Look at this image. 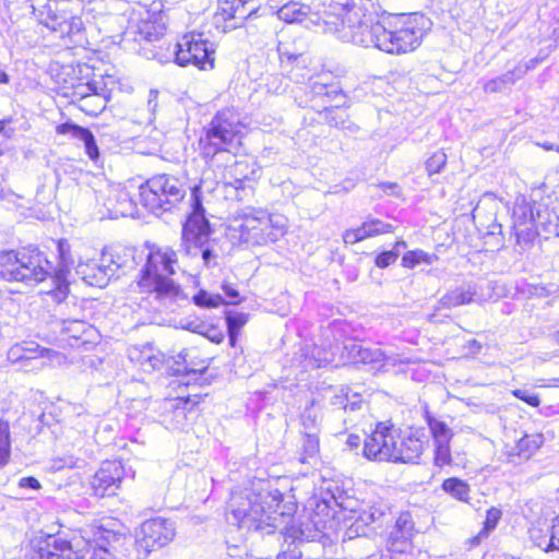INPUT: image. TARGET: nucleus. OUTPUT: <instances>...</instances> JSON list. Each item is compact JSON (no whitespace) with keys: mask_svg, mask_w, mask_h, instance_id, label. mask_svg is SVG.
Wrapping results in <instances>:
<instances>
[{"mask_svg":"<svg viewBox=\"0 0 559 559\" xmlns=\"http://www.w3.org/2000/svg\"><path fill=\"white\" fill-rule=\"evenodd\" d=\"M346 15L328 13V32L338 39L365 48H377L392 55L414 51L419 47L431 22L420 13L379 19L378 0H332Z\"/></svg>","mask_w":559,"mask_h":559,"instance_id":"f257e3e1","label":"nucleus"},{"mask_svg":"<svg viewBox=\"0 0 559 559\" xmlns=\"http://www.w3.org/2000/svg\"><path fill=\"white\" fill-rule=\"evenodd\" d=\"M281 500L282 493L269 487L235 490L227 503L226 519L239 528L272 534L286 520L284 512L277 510Z\"/></svg>","mask_w":559,"mask_h":559,"instance_id":"f03ea898","label":"nucleus"},{"mask_svg":"<svg viewBox=\"0 0 559 559\" xmlns=\"http://www.w3.org/2000/svg\"><path fill=\"white\" fill-rule=\"evenodd\" d=\"M147 248L145 264L138 281L139 288L160 301L177 300L181 289L171 278L178 266L177 252L167 246L152 245Z\"/></svg>","mask_w":559,"mask_h":559,"instance_id":"7ed1b4c3","label":"nucleus"},{"mask_svg":"<svg viewBox=\"0 0 559 559\" xmlns=\"http://www.w3.org/2000/svg\"><path fill=\"white\" fill-rule=\"evenodd\" d=\"M212 228L205 217V210L200 197L199 187L191 192V213L182 226L181 248L187 255H201L204 266L217 265V241L211 237Z\"/></svg>","mask_w":559,"mask_h":559,"instance_id":"20e7f679","label":"nucleus"},{"mask_svg":"<svg viewBox=\"0 0 559 559\" xmlns=\"http://www.w3.org/2000/svg\"><path fill=\"white\" fill-rule=\"evenodd\" d=\"M31 2L32 12L41 25L70 44L82 41L84 23L79 14L78 0H31Z\"/></svg>","mask_w":559,"mask_h":559,"instance_id":"39448f33","label":"nucleus"},{"mask_svg":"<svg viewBox=\"0 0 559 559\" xmlns=\"http://www.w3.org/2000/svg\"><path fill=\"white\" fill-rule=\"evenodd\" d=\"M50 273L49 261L35 247L0 254V277L8 282H22L33 286L45 281Z\"/></svg>","mask_w":559,"mask_h":559,"instance_id":"423d86ee","label":"nucleus"},{"mask_svg":"<svg viewBox=\"0 0 559 559\" xmlns=\"http://www.w3.org/2000/svg\"><path fill=\"white\" fill-rule=\"evenodd\" d=\"M185 195V183L168 174L153 176L139 188L140 202L155 215L170 211Z\"/></svg>","mask_w":559,"mask_h":559,"instance_id":"0eeeda50","label":"nucleus"},{"mask_svg":"<svg viewBox=\"0 0 559 559\" xmlns=\"http://www.w3.org/2000/svg\"><path fill=\"white\" fill-rule=\"evenodd\" d=\"M242 124L239 115L233 109L218 111L205 130L204 153L231 152L240 143Z\"/></svg>","mask_w":559,"mask_h":559,"instance_id":"6e6552de","label":"nucleus"},{"mask_svg":"<svg viewBox=\"0 0 559 559\" xmlns=\"http://www.w3.org/2000/svg\"><path fill=\"white\" fill-rule=\"evenodd\" d=\"M78 544L76 559H123L129 556L131 538L124 534L100 528L93 542H84V547Z\"/></svg>","mask_w":559,"mask_h":559,"instance_id":"1a4fd4ad","label":"nucleus"},{"mask_svg":"<svg viewBox=\"0 0 559 559\" xmlns=\"http://www.w3.org/2000/svg\"><path fill=\"white\" fill-rule=\"evenodd\" d=\"M175 535L176 526L170 520L154 518L143 522L135 540H131L136 559H146L152 551L168 545Z\"/></svg>","mask_w":559,"mask_h":559,"instance_id":"9d476101","label":"nucleus"},{"mask_svg":"<svg viewBox=\"0 0 559 559\" xmlns=\"http://www.w3.org/2000/svg\"><path fill=\"white\" fill-rule=\"evenodd\" d=\"M213 53L211 44L200 36L186 35L178 41L171 51L175 62L180 67L194 66L199 69L213 68Z\"/></svg>","mask_w":559,"mask_h":559,"instance_id":"9b49d317","label":"nucleus"},{"mask_svg":"<svg viewBox=\"0 0 559 559\" xmlns=\"http://www.w3.org/2000/svg\"><path fill=\"white\" fill-rule=\"evenodd\" d=\"M120 266L121 263L115 260L114 253L103 251L98 261L90 260L85 263H80L76 266V273L81 275L86 284L104 287Z\"/></svg>","mask_w":559,"mask_h":559,"instance_id":"f8f14e48","label":"nucleus"},{"mask_svg":"<svg viewBox=\"0 0 559 559\" xmlns=\"http://www.w3.org/2000/svg\"><path fill=\"white\" fill-rule=\"evenodd\" d=\"M230 237L239 242L263 246L270 242L267 235L266 215L261 217L246 216L240 221H235L229 226Z\"/></svg>","mask_w":559,"mask_h":559,"instance_id":"ddd939ff","label":"nucleus"},{"mask_svg":"<svg viewBox=\"0 0 559 559\" xmlns=\"http://www.w3.org/2000/svg\"><path fill=\"white\" fill-rule=\"evenodd\" d=\"M395 433L391 427L379 423L372 433L366 438L364 455L368 460L390 461L394 455Z\"/></svg>","mask_w":559,"mask_h":559,"instance_id":"4468645a","label":"nucleus"},{"mask_svg":"<svg viewBox=\"0 0 559 559\" xmlns=\"http://www.w3.org/2000/svg\"><path fill=\"white\" fill-rule=\"evenodd\" d=\"M123 478V466L119 461H105L91 480L95 496L104 497L116 493Z\"/></svg>","mask_w":559,"mask_h":559,"instance_id":"2eb2a0df","label":"nucleus"},{"mask_svg":"<svg viewBox=\"0 0 559 559\" xmlns=\"http://www.w3.org/2000/svg\"><path fill=\"white\" fill-rule=\"evenodd\" d=\"M335 12L340 13V22L346 15V11H344V12L340 11V9L336 7V4L332 0H330L329 9L324 10L322 15L313 14L311 12V9L309 5H306V4H302L299 2H288V3L284 4L277 11V15L281 20H283L287 23H296V22L304 23L307 20H310L311 22H316L312 19V16H316L318 20L322 21L324 32L332 34L331 32L326 31L324 20L326 19L328 13H335Z\"/></svg>","mask_w":559,"mask_h":559,"instance_id":"dca6fc26","label":"nucleus"},{"mask_svg":"<svg viewBox=\"0 0 559 559\" xmlns=\"http://www.w3.org/2000/svg\"><path fill=\"white\" fill-rule=\"evenodd\" d=\"M58 252L60 258V264L53 275L50 276L53 287L48 290L52 297L58 301L66 299L69 293L68 274L70 272V265L74 263L71 253L70 245L67 240L61 239L58 241Z\"/></svg>","mask_w":559,"mask_h":559,"instance_id":"f3484780","label":"nucleus"},{"mask_svg":"<svg viewBox=\"0 0 559 559\" xmlns=\"http://www.w3.org/2000/svg\"><path fill=\"white\" fill-rule=\"evenodd\" d=\"M100 200L110 218L132 215L135 209L129 192L118 187H110L106 191H100L97 201Z\"/></svg>","mask_w":559,"mask_h":559,"instance_id":"a211bd4d","label":"nucleus"},{"mask_svg":"<svg viewBox=\"0 0 559 559\" xmlns=\"http://www.w3.org/2000/svg\"><path fill=\"white\" fill-rule=\"evenodd\" d=\"M78 544L61 537L50 536L44 546L33 555L32 559H76Z\"/></svg>","mask_w":559,"mask_h":559,"instance_id":"6ab92c4d","label":"nucleus"},{"mask_svg":"<svg viewBox=\"0 0 559 559\" xmlns=\"http://www.w3.org/2000/svg\"><path fill=\"white\" fill-rule=\"evenodd\" d=\"M414 522L409 513H402L390 532L388 547L391 551L404 552L413 537Z\"/></svg>","mask_w":559,"mask_h":559,"instance_id":"aec40b11","label":"nucleus"},{"mask_svg":"<svg viewBox=\"0 0 559 559\" xmlns=\"http://www.w3.org/2000/svg\"><path fill=\"white\" fill-rule=\"evenodd\" d=\"M474 301L478 304L484 301V299L477 295L476 284H463L443 295L438 301L437 309H451Z\"/></svg>","mask_w":559,"mask_h":559,"instance_id":"412c9836","label":"nucleus"},{"mask_svg":"<svg viewBox=\"0 0 559 559\" xmlns=\"http://www.w3.org/2000/svg\"><path fill=\"white\" fill-rule=\"evenodd\" d=\"M61 332L71 347L91 344L95 335L94 328L83 320H63Z\"/></svg>","mask_w":559,"mask_h":559,"instance_id":"4be33fe9","label":"nucleus"},{"mask_svg":"<svg viewBox=\"0 0 559 559\" xmlns=\"http://www.w3.org/2000/svg\"><path fill=\"white\" fill-rule=\"evenodd\" d=\"M424 450V442L418 438L408 436L401 438L395 435L394 455L391 456L392 462L413 463L416 462Z\"/></svg>","mask_w":559,"mask_h":559,"instance_id":"5701e85b","label":"nucleus"},{"mask_svg":"<svg viewBox=\"0 0 559 559\" xmlns=\"http://www.w3.org/2000/svg\"><path fill=\"white\" fill-rule=\"evenodd\" d=\"M58 134L71 135L73 139L80 140L84 143L85 153L92 160H96L99 156L98 146L96 144L93 133L81 126L73 122H64L56 128Z\"/></svg>","mask_w":559,"mask_h":559,"instance_id":"b1692460","label":"nucleus"},{"mask_svg":"<svg viewBox=\"0 0 559 559\" xmlns=\"http://www.w3.org/2000/svg\"><path fill=\"white\" fill-rule=\"evenodd\" d=\"M544 437L540 433L524 435L518 442L506 447V455L509 462H514L515 457L528 460L542 447Z\"/></svg>","mask_w":559,"mask_h":559,"instance_id":"393cba45","label":"nucleus"},{"mask_svg":"<svg viewBox=\"0 0 559 559\" xmlns=\"http://www.w3.org/2000/svg\"><path fill=\"white\" fill-rule=\"evenodd\" d=\"M188 402L169 401L165 407L164 423L169 429L183 430L188 421Z\"/></svg>","mask_w":559,"mask_h":559,"instance_id":"a878e982","label":"nucleus"},{"mask_svg":"<svg viewBox=\"0 0 559 559\" xmlns=\"http://www.w3.org/2000/svg\"><path fill=\"white\" fill-rule=\"evenodd\" d=\"M74 95L79 96L82 102L81 109L88 114L96 115L105 107V100L97 94L95 83L88 82L79 85L75 88Z\"/></svg>","mask_w":559,"mask_h":559,"instance_id":"bb28decb","label":"nucleus"},{"mask_svg":"<svg viewBox=\"0 0 559 559\" xmlns=\"http://www.w3.org/2000/svg\"><path fill=\"white\" fill-rule=\"evenodd\" d=\"M345 349L348 350L349 359L354 364H373L386 360L384 353L380 348L365 347L361 344L352 342L345 345Z\"/></svg>","mask_w":559,"mask_h":559,"instance_id":"cd10ccee","label":"nucleus"},{"mask_svg":"<svg viewBox=\"0 0 559 559\" xmlns=\"http://www.w3.org/2000/svg\"><path fill=\"white\" fill-rule=\"evenodd\" d=\"M218 13L224 20L239 19L249 16L254 8H247V0H217Z\"/></svg>","mask_w":559,"mask_h":559,"instance_id":"c85d7f7f","label":"nucleus"},{"mask_svg":"<svg viewBox=\"0 0 559 559\" xmlns=\"http://www.w3.org/2000/svg\"><path fill=\"white\" fill-rule=\"evenodd\" d=\"M441 488L453 499L462 502H468L471 487L465 480L457 477H449L443 480Z\"/></svg>","mask_w":559,"mask_h":559,"instance_id":"c756f323","label":"nucleus"},{"mask_svg":"<svg viewBox=\"0 0 559 559\" xmlns=\"http://www.w3.org/2000/svg\"><path fill=\"white\" fill-rule=\"evenodd\" d=\"M437 260L435 254H430L424 250H411L407 251L402 258V265L407 269H414L420 263L431 265Z\"/></svg>","mask_w":559,"mask_h":559,"instance_id":"7c9ffc66","label":"nucleus"},{"mask_svg":"<svg viewBox=\"0 0 559 559\" xmlns=\"http://www.w3.org/2000/svg\"><path fill=\"white\" fill-rule=\"evenodd\" d=\"M513 227H521L534 224V215L532 207L525 200L516 202L513 206Z\"/></svg>","mask_w":559,"mask_h":559,"instance_id":"2f4dec72","label":"nucleus"},{"mask_svg":"<svg viewBox=\"0 0 559 559\" xmlns=\"http://www.w3.org/2000/svg\"><path fill=\"white\" fill-rule=\"evenodd\" d=\"M248 314L237 311L226 312V323L231 345L235 344L240 329L247 323Z\"/></svg>","mask_w":559,"mask_h":559,"instance_id":"473e14b6","label":"nucleus"},{"mask_svg":"<svg viewBox=\"0 0 559 559\" xmlns=\"http://www.w3.org/2000/svg\"><path fill=\"white\" fill-rule=\"evenodd\" d=\"M11 454L10 425L0 419V468L5 466Z\"/></svg>","mask_w":559,"mask_h":559,"instance_id":"72a5a7b5","label":"nucleus"},{"mask_svg":"<svg viewBox=\"0 0 559 559\" xmlns=\"http://www.w3.org/2000/svg\"><path fill=\"white\" fill-rule=\"evenodd\" d=\"M427 423H428L429 429L432 433L435 442H450L451 441V439L453 437V432L444 421L439 420L433 417H428Z\"/></svg>","mask_w":559,"mask_h":559,"instance_id":"f704fd0d","label":"nucleus"},{"mask_svg":"<svg viewBox=\"0 0 559 559\" xmlns=\"http://www.w3.org/2000/svg\"><path fill=\"white\" fill-rule=\"evenodd\" d=\"M267 235L270 242H275L286 231L284 217L280 215H266Z\"/></svg>","mask_w":559,"mask_h":559,"instance_id":"c9c22d12","label":"nucleus"},{"mask_svg":"<svg viewBox=\"0 0 559 559\" xmlns=\"http://www.w3.org/2000/svg\"><path fill=\"white\" fill-rule=\"evenodd\" d=\"M361 227L366 231V234H368L367 238L393 231L392 225L384 223L378 218L367 219L361 224Z\"/></svg>","mask_w":559,"mask_h":559,"instance_id":"e433bc0d","label":"nucleus"},{"mask_svg":"<svg viewBox=\"0 0 559 559\" xmlns=\"http://www.w3.org/2000/svg\"><path fill=\"white\" fill-rule=\"evenodd\" d=\"M39 352L40 353V356L44 355V353H46L47 355H49L50 350L49 349H46V348H41L39 349L38 347L37 348H25L23 346H20V345H15L13 346L10 352H9V357L10 359H13V360H33V359H36L37 357L33 355V353H37Z\"/></svg>","mask_w":559,"mask_h":559,"instance_id":"4c0bfd02","label":"nucleus"},{"mask_svg":"<svg viewBox=\"0 0 559 559\" xmlns=\"http://www.w3.org/2000/svg\"><path fill=\"white\" fill-rule=\"evenodd\" d=\"M537 546L545 551L559 550V516L554 521L548 538L538 542Z\"/></svg>","mask_w":559,"mask_h":559,"instance_id":"58836bf2","label":"nucleus"},{"mask_svg":"<svg viewBox=\"0 0 559 559\" xmlns=\"http://www.w3.org/2000/svg\"><path fill=\"white\" fill-rule=\"evenodd\" d=\"M193 301L197 306L203 308H216L224 304L221 295H211L205 290H200L193 296Z\"/></svg>","mask_w":559,"mask_h":559,"instance_id":"ea45409f","label":"nucleus"},{"mask_svg":"<svg viewBox=\"0 0 559 559\" xmlns=\"http://www.w3.org/2000/svg\"><path fill=\"white\" fill-rule=\"evenodd\" d=\"M530 71L528 64H516L513 69L508 70L506 73L499 75L503 80V84L510 90L516 81L523 78Z\"/></svg>","mask_w":559,"mask_h":559,"instance_id":"a19ab883","label":"nucleus"},{"mask_svg":"<svg viewBox=\"0 0 559 559\" xmlns=\"http://www.w3.org/2000/svg\"><path fill=\"white\" fill-rule=\"evenodd\" d=\"M452 462L450 442H435V464L439 467Z\"/></svg>","mask_w":559,"mask_h":559,"instance_id":"79ce46f5","label":"nucleus"},{"mask_svg":"<svg viewBox=\"0 0 559 559\" xmlns=\"http://www.w3.org/2000/svg\"><path fill=\"white\" fill-rule=\"evenodd\" d=\"M514 230V235L516 237V243L521 246L522 249H524L526 246H528L535 238L536 231L534 229V224L532 225H525V226H516L512 227Z\"/></svg>","mask_w":559,"mask_h":559,"instance_id":"37998d69","label":"nucleus"},{"mask_svg":"<svg viewBox=\"0 0 559 559\" xmlns=\"http://www.w3.org/2000/svg\"><path fill=\"white\" fill-rule=\"evenodd\" d=\"M447 164L445 153L438 151L435 152L426 162V169L429 176L439 174Z\"/></svg>","mask_w":559,"mask_h":559,"instance_id":"c03bdc74","label":"nucleus"},{"mask_svg":"<svg viewBox=\"0 0 559 559\" xmlns=\"http://www.w3.org/2000/svg\"><path fill=\"white\" fill-rule=\"evenodd\" d=\"M331 510L325 501L317 502L316 504V515L312 519L313 525L318 531L325 528V520L320 518V513H322L325 518L333 519V515L330 514Z\"/></svg>","mask_w":559,"mask_h":559,"instance_id":"a18cd8bd","label":"nucleus"},{"mask_svg":"<svg viewBox=\"0 0 559 559\" xmlns=\"http://www.w3.org/2000/svg\"><path fill=\"white\" fill-rule=\"evenodd\" d=\"M430 5L436 13H449L452 17L455 16L456 0H430Z\"/></svg>","mask_w":559,"mask_h":559,"instance_id":"49530a36","label":"nucleus"},{"mask_svg":"<svg viewBox=\"0 0 559 559\" xmlns=\"http://www.w3.org/2000/svg\"><path fill=\"white\" fill-rule=\"evenodd\" d=\"M500 518H501V511L497 508H490L487 511L483 531L488 534L489 532L495 530Z\"/></svg>","mask_w":559,"mask_h":559,"instance_id":"de8ad7c7","label":"nucleus"},{"mask_svg":"<svg viewBox=\"0 0 559 559\" xmlns=\"http://www.w3.org/2000/svg\"><path fill=\"white\" fill-rule=\"evenodd\" d=\"M512 394L518 397L519 400L525 402L526 404L531 405V406H538L539 403H540V400L538 397V395L532 393L531 391L528 390H525V389H516V390H513L512 391Z\"/></svg>","mask_w":559,"mask_h":559,"instance_id":"09e8293b","label":"nucleus"},{"mask_svg":"<svg viewBox=\"0 0 559 559\" xmlns=\"http://www.w3.org/2000/svg\"><path fill=\"white\" fill-rule=\"evenodd\" d=\"M483 90L486 94L502 93L508 91L507 86L503 84V80H501L499 76L484 82Z\"/></svg>","mask_w":559,"mask_h":559,"instance_id":"8fccbe9b","label":"nucleus"},{"mask_svg":"<svg viewBox=\"0 0 559 559\" xmlns=\"http://www.w3.org/2000/svg\"><path fill=\"white\" fill-rule=\"evenodd\" d=\"M366 231L362 229L361 225L357 228L347 229L343 235V239L345 243H356L364 239H367Z\"/></svg>","mask_w":559,"mask_h":559,"instance_id":"3c124183","label":"nucleus"},{"mask_svg":"<svg viewBox=\"0 0 559 559\" xmlns=\"http://www.w3.org/2000/svg\"><path fill=\"white\" fill-rule=\"evenodd\" d=\"M397 251L395 250L383 251L377 255L376 265L381 269L386 267L394 263L397 260Z\"/></svg>","mask_w":559,"mask_h":559,"instance_id":"603ef678","label":"nucleus"},{"mask_svg":"<svg viewBox=\"0 0 559 559\" xmlns=\"http://www.w3.org/2000/svg\"><path fill=\"white\" fill-rule=\"evenodd\" d=\"M329 122L337 128H345L344 117L346 116L344 110L338 108L329 110Z\"/></svg>","mask_w":559,"mask_h":559,"instance_id":"864d4df0","label":"nucleus"},{"mask_svg":"<svg viewBox=\"0 0 559 559\" xmlns=\"http://www.w3.org/2000/svg\"><path fill=\"white\" fill-rule=\"evenodd\" d=\"M361 396L357 393L349 395L347 392L346 403L344 405V412H355L361 407Z\"/></svg>","mask_w":559,"mask_h":559,"instance_id":"5fc2aeb1","label":"nucleus"},{"mask_svg":"<svg viewBox=\"0 0 559 559\" xmlns=\"http://www.w3.org/2000/svg\"><path fill=\"white\" fill-rule=\"evenodd\" d=\"M302 425L306 429L311 430L317 427L318 416L313 413L312 408H306L304 414L301 415Z\"/></svg>","mask_w":559,"mask_h":559,"instance_id":"6e6d98bb","label":"nucleus"},{"mask_svg":"<svg viewBox=\"0 0 559 559\" xmlns=\"http://www.w3.org/2000/svg\"><path fill=\"white\" fill-rule=\"evenodd\" d=\"M140 34L147 41H155L159 39L160 33L155 32V27L151 24H144L140 31Z\"/></svg>","mask_w":559,"mask_h":559,"instance_id":"4d7b16f0","label":"nucleus"},{"mask_svg":"<svg viewBox=\"0 0 559 559\" xmlns=\"http://www.w3.org/2000/svg\"><path fill=\"white\" fill-rule=\"evenodd\" d=\"M138 360L140 361L142 368L148 365L152 369H155L157 365L160 362L157 357L153 356L151 353L147 352H142Z\"/></svg>","mask_w":559,"mask_h":559,"instance_id":"13d9d810","label":"nucleus"},{"mask_svg":"<svg viewBox=\"0 0 559 559\" xmlns=\"http://www.w3.org/2000/svg\"><path fill=\"white\" fill-rule=\"evenodd\" d=\"M19 486L21 488L37 490L40 488V483L35 477L28 476V477H22L19 480Z\"/></svg>","mask_w":559,"mask_h":559,"instance_id":"bf43d9fd","label":"nucleus"},{"mask_svg":"<svg viewBox=\"0 0 559 559\" xmlns=\"http://www.w3.org/2000/svg\"><path fill=\"white\" fill-rule=\"evenodd\" d=\"M227 554L230 558L245 559V557H247V549L233 545L227 547Z\"/></svg>","mask_w":559,"mask_h":559,"instance_id":"052dcab7","label":"nucleus"},{"mask_svg":"<svg viewBox=\"0 0 559 559\" xmlns=\"http://www.w3.org/2000/svg\"><path fill=\"white\" fill-rule=\"evenodd\" d=\"M223 290L226 295V297L229 298V304H239V293L237 289H235L234 287H231L230 285H223Z\"/></svg>","mask_w":559,"mask_h":559,"instance_id":"680f3d73","label":"nucleus"},{"mask_svg":"<svg viewBox=\"0 0 559 559\" xmlns=\"http://www.w3.org/2000/svg\"><path fill=\"white\" fill-rule=\"evenodd\" d=\"M346 399H347V392L344 393L343 391L340 393V394H335L332 399H331V404L335 407H337L338 409H343L344 411V405L346 403Z\"/></svg>","mask_w":559,"mask_h":559,"instance_id":"e2e57ef3","label":"nucleus"},{"mask_svg":"<svg viewBox=\"0 0 559 559\" xmlns=\"http://www.w3.org/2000/svg\"><path fill=\"white\" fill-rule=\"evenodd\" d=\"M157 94H158L157 91H154V90L150 91L147 106L151 111H155V109L157 107Z\"/></svg>","mask_w":559,"mask_h":559,"instance_id":"0e129e2a","label":"nucleus"},{"mask_svg":"<svg viewBox=\"0 0 559 559\" xmlns=\"http://www.w3.org/2000/svg\"><path fill=\"white\" fill-rule=\"evenodd\" d=\"M466 347L468 348V353L478 354L481 349V345L476 340H471L467 342Z\"/></svg>","mask_w":559,"mask_h":559,"instance_id":"69168bd1","label":"nucleus"},{"mask_svg":"<svg viewBox=\"0 0 559 559\" xmlns=\"http://www.w3.org/2000/svg\"><path fill=\"white\" fill-rule=\"evenodd\" d=\"M383 191L388 194L397 195L400 193L399 187L395 183H382Z\"/></svg>","mask_w":559,"mask_h":559,"instance_id":"338daca9","label":"nucleus"},{"mask_svg":"<svg viewBox=\"0 0 559 559\" xmlns=\"http://www.w3.org/2000/svg\"><path fill=\"white\" fill-rule=\"evenodd\" d=\"M347 445L350 448V449H356L359 447L360 444V438L359 436H356V435H349L347 437V441H346Z\"/></svg>","mask_w":559,"mask_h":559,"instance_id":"774afa93","label":"nucleus"}]
</instances>
